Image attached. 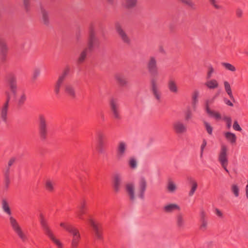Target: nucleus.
Wrapping results in <instances>:
<instances>
[{
  "instance_id": "obj_37",
  "label": "nucleus",
  "mask_w": 248,
  "mask_h": 248,
  "mask_svg": "<svg viewBox=\"0 0 248 248\" xmlns=\"http://www.w3.org/2000/svg\"><path fill=\"white\" fill-rule=\"evenodd\" d=\"M45 188L50 192H52L54 190L53 184L51 180H47L46 182Z\"/></svg>"
},
{
  "instance_id": "obj_53",
  "label": "nucleus",
  "mask_w": 248,
  "mask_h": 248,
  "mask_svg": "<svg viewBox=\"0 0 248 248\" xmlns=\"http://www.w3.org/2000/svg\"><path fill=\"white\" fill-rule=\"evenodd\" d=\"M16 161V158L15 157L11 158L8 163V167L7 168H10V167Z\"/></svg>"
},
{
  "instance_id": "obj_41",
  "label": "nucleus",
  "mask_w": 248,
  "mask_h": 248,
  "mask_svg": "<svg viewBox=\"0 0 248 248\" xmlns=\"http://www.w3.org/2000/svg\"><path fill=\"white\" fill-rule=\"evenodd\" d=\"M176 189L175 185L171 181H169L168 185V189L170 192H173Z\"/></svg>"
},
{
  "instance_id": "obj_10",
  "label": "nucleus",
  "mask_w": 248,
  "mask_h": 248,
  "mask_svg": "<svg viewBox=\"0 0 248 248\" xmlns=\"http://www.w3.org/2000/svg\"><path fill=\"white\" fill-rule=\"evenodd\" d=\"M5 94L6 96V99L1 111L0 116V124L1 123V121L6 123L7 121V110L9 106V102L11 97L9 92H6Z\"/></svg>"
},
{
  "instance_id": "obj_21",
  "label": "nucleus",
  "mask_w": 248,
  "mask_h": 248,
  "mask_svg": "<svg viewBox=\"0 0 248 248\" xmlns=\"http://www.w3.org/2000/svg\"><path fill=\"white\" fill-rule=\"evenodd\" d=\"M65 93L71 99L76 97V93L74 87L71 85H66L64 87Z\"/></svg>"
},
{
  "instance_id": "obj_29",
  "label": "nucleus",
  "mask_w": 248,
  "mask_h": 248,
  "mask_svg": "<svg viewBox=\"0 0 248 248\" xmlns=\"http://www.w3.org/2000/svg\"><path fill=\"white\" fill-rule=\"evenodd\" d=\"M205 85L210 89H214L218 87V83L216 79H211L206 81Z\"/></svg>"
},
{
  "instance_id": "obj_33",
  "label": "nucleus",
  "mask_w": 248,
  "mask_h": 248,
  "mask_svg": "<svg viewBox=\"0 0 248 248\" xmlns=\"http://www.w3.org/2000/svg\"><path fill=\"white\" fill-rule=\"evenodd\" d=\"M190 182L192 184V187L190 191L189 192V196H191L194 194L196 190L197 189L198 187V184L196 181L193 180L191 178H190Z\"/></svg>"
},
{
  "instance_id": "obj_25",
  "label": "nucleus",
  "mask_w": 248,
  "mask_h": 248,
  "mask_svg": "<svg viewBox=\"0 0 248 248\" xmlns=\"http://www.w3.org/2000/svg\"><path fill=\"white\" fill-rule=\"evenodd\" d=\"M138 0H125L123 6L125 9H131L137 5Z\"/></svg>"
},
{
  "instance_id": "obj_17",
  "label": "nucleus",
  "mask_w": 248,
  "mask_h": 248,
  "mask_svg": "<svg viewBox=\"0 0 248 248\" xmlns=\"http://www.w3.org/2000/svg\"><path fill=\"white\" fill-rule=\"evenodd\" d=\"M87 209L86 201L85 200H83L78 207V211L77 212V217L79 219L84 220L83 215L86 213Z\"/></svg>"
},
{
  "instance_id": "obj_40",
  "label": "nucleus",
  "mask_w": 248,
  "mask_h": 248,
  "mask_svg": "<svg viewBox=\"0 0 248 248\" xmlns=\"http://www.w3.org/2000/svg\"><path fill=\"white\" fill-rule=\"evenodd\" d=\"M232 191L235 197H237L239 196V189L236 185L233 184L232 186Z\"/></svg>"
},
{
  "instance_id": "obj_39",
  "label": "nucleus",
  "mask_w": 248,
  "mask_h": 248,
  "mask_svg": "<svg viewBox=\"0 0 248 248\" xmlns=\"http://www.w3.org/2000/svg\"><path fill=\"white\" fill-rule=\"evenodd\" d=\"M199 95V92L197 91L194 92L192 95V105L193 107H195L196 103L198 102V97Z\"/></svg>"
},
{
  "instance_id": "obj_47",
  "label": "nucleus",
  "mask_w": 248,
  "mask_h": 248,
  "mask_svg": "<svg viewBox=\"0 0 248 248\" xmlns=\"http://www.w3.org/2000/svg\"><path fill=\"white\" fill-rule=\"evenodd\" d=\"M214 72V69L212 65H210L208 67V71L207 74L206 78L209 79L212 77V73Z\"/></svg>"
},
{
  "instance_id": "obj_48",
  "label": "nucleus",
  "mask_w": 248,
  "mask_h": 248,
  "mask_svg": "<svg viewBox=\"0 0 248 248\" xmlns=\"http://www.w3.org/2000/svg\"><path fill=\"white\" fill-rule=\"evenodd\" d=\"M233 128L235 130H236V131H242V128L241 127H240V126L239 125L238 122L235 120L234 123H233Z\"/></svg>"
},
{
  "instance_id": "obj_5",
  "label": "nucleus",
  "mask_w": 248,
  "mask_h": 248,
  "mask_svg": "<svg viewBox=\"0 0 248 248\" xmlns=\"http://www.w3.org/2000/svg\"><path fill=\"white\" fill-rule=\"evenodd\" d=\"M9 221L10 225L14 232L17 234L23 242L26 241L27 239L26 236L22 232L21 228L16 220L13 217L11 216V215L9 217Z\"/></svg>"
},
{
  "instance_id": "obj_38",
  "label": "nucleus",
  "mask_w": 248,
  "mask_h": 248,
  "mask_svg": "<svg viewBox=\"0 0 248 248\" xmlns=\"http://www.w3.org/2000/svg\"><path fill=\"white\" fill-rule=\"evenodd\" d=\"M222 119L226 122L227 129H230L231 127L232 122L231 117L228 116H224Z\"/></svg>"
},
{
  "instance_id": "obj_58",
  "label": "nucleus",
  "mask_w": 248,
  "mask_h": 248,
  "mask_svg": "<svg viewBox=\"0 0 248 248\" xmlns=\"http://www.w3.org/2000/svg\"><path fill=\"white\" fill-rule=\"evenodd\" d=\"M224 101L225 103V104H227V105L231 106V107L233 106V104H232V103L231 102V101L228 100L227 98H224Z\"/></svg>"
},
{
  "instance_id": "obj_35",
  "label": "nucleus",
  "mask_w": 248,
  "mask_h": 248,
  "mask_svg": "<svg viewBox=\"0 0 248 248\" xmlns=\"http://www.w3.org/2000/svg\"><path fill=\"white\" fill-rule=\"evenodd\" d=\"M177 225L179 228L183 227L184 225V220L182 214L180 213L177 216Z\"/></svg>"
},
{
  "instance_id": "obj_55",
  "label": "nucleus",
  "mask_w": 248,
  "mask_h": 248,
  "mask_svg": "<svg viewBox=\"0 0 248 248\" xmlns=\"http://www.w3.org/2000/svg\"><path fill=\"white\" fill-rule=\"evenodd\" d=\"M236 15L238 17L240 18L242 16L243 11L240 9H237L236 11Z\"/></svg>"
},
{
  "instance_id": "obj_59",
  "label": "nucleus",
  "mask_w": 248,
  "mask_h": 248,
  "mask_svg": "<svg viewBox=\"0 0 248 248\" xmlns=\"http://www.w3.org/2000/svg\"><path fill=\"white\" fill-rule=\"evenodd\" d=\"M215 213H216V214L218 217H223V214L222 213L221 211H220L218 209L216 208V209H215Z\"/></svg>"
},
{
  "instance_id": "obj_43",
  "label": "nucleus",
  "mask_w": 248,
  "mask_h": 248,
  "mask_svg": "<svg viewBox=\"0 0 248 248\" xmlns=\"http://www.w3.org/2000/svg\"><path fill=\"white\" fill-rule=\"evenodd\" d=\"M209 2L216 9H221L222 8V6L217 4V0H209Z\"/></svg>"
},
{
  "instance_id": "obj_50",
  "label": "nucleus",
  "mask_w": 248,
  "mask_h": 248,
  "mask_svg": "<svg viewBox=\"0 0 248 248\" xmlns=\"http://www.w3.org/2000/svg\"><path fill=\"white\" fill-rule=\"evenodd\" d=\"M10 183V178H4V186L5 188L7 190L9 188Z\"/></svg>"
},
{
  "instance_id": "obj_14",
  "label": "nucleus",
  "mask_w": 248,
  "mask_h": 248,
  "mask_svg": "<svg viewBox=\"0 0 248 248\" xmlns=\"http://www.w3.org/2000/svg\"><path fill=\"white\" fill-rule=\"evenodd\" d=\"M67 229L69 231V232L73 235L71 246L73 248H76L78 246L80 239V234L79 232L77 229H75L74 231L71 230L69 228Z\"/></svg>"
},
{
  "instance_id": "obj_51",
  "label": "nucleus",
  "mask_w": 248,
  "mask_h": 248,
  "mask_svg": "<svg viewBox=\"0 0 248 248\" xmlns=\"http://www.w3.org/2000/svg\"><path fill=\"white\" fill-rule=\"evenodd\" d=\"M78 177H79V180L80 182L81 183V186L82 187H83L84 184H85L86 178L85 177H84L83 176H80V175H79L78 176Z\"/></svg>"
},
{
  "instance_id": "obj_52",
  "label": "nucleus",
  "mask_w": 248,
  "mask_h": 248,
  "mask_svg": "<svg viewBox=\"0 0 248 248\" xmlns=\"http://www.w3.org/2000/svg\"><path fill=\"white\" fill-rule=\"evenodd\" d=\"M10 169L7 168L6 170L4 172V178H10Z\"/></svg>"
},
{
  "instance_id": "obj_8",
  "label": "nucleus",
  "mask_w": 248,
  "mask_h": 248,
  "mask_svg": "<svg viewBox=\"0 0 248 248\" xmlns=\"http://www.w3.org/2000/svg\"><path fill=\"white\" fill-rule=\"evenodd\" d=\"M8 48L4 39L0 38V62L4 63L7 60Z\"/></svg>"
},
{
  "instance_id": "obj_57",
  "label": "nucleus",
  "mask_w": 248,
  "mask_h": 248,
  "mask_svg": "<svg viewBox=\"0 0 248 248\" xmlns=\"http://www.w3.org/2000/svg\"><path fill=\"white\" fill-rule=\"evenodd\" d=\"M205 217H206V215H205V212L203 210H202L201 212V221L206 220Z\"/></svg>"
},
{
  "instance_id": "obj_20",
  "label": "nucleus",
  "mask_w": 248,
  "mask_h": 248,
  "mask_svg": "<svg viewBox=\"0 0 248 248\" xmlns=\"http://www.w3.org/2000/svg\"><path fill=\"white\" fill-rule=\"evenodd\" d=\"M173 128L177 134L183 133L186 131V127L180 122L174 123L173 124Z\"/></svg>"
},
{
  "instance_id": "obj_46",
  "label": "nucleus",
  "mask_w": 248,
  "mask_h": 248,
  "mask_svg": "<svg viewBox=\"0 0 248 248\" xmlns=\"http://www.w3.org/2000/svg\"><path fill=\"white\" fill-rule=\"evenodd\" d=\"M60 226L62 227H63L64 228L67 232H69V231L67 229V228H70L71 229V230L72 231H74L75 229H76V228H75V227H74L72 225H69V224H67V225H66L64 223H63V222H62L60 223Z\"/></svg>"
},
{
  "instance_id": "obj_24",
  "label": "nucleus",
  "mask_w": 248,
  "mask_h": 248,
  "mask_svg": "<svg viewBox=\"0 0 248 248\" xmlns=\"http://www.w3.org/2000/svg\"><path fill=\"white\" fill-rule=\"evenodd\" d=\"M126 190L129 196L130 200L133 202L135 200L133 185L132 184H127L126 185Z\"/></svg>"
},
{
  "instance_id": "obj_36",
  "label": "nucleus",
  "mask_w": 248,
  "mask_h": 248,
  "mask_svg": "<svg viewBox=\"0 0 248 248\" xmlns=\"http://www.w3.org/2000/svg\"><path fill=\"white\" fill-rule=\"evenodd\" d=\"M222 66H223L226 70L232 72H235L236 71V68L234 66L231 64V63L227 62H222Z\"/></svg>"
},
{
  "instance_id": "obj_31",
  "label": "nucleus",
  "mask_w": 248,
  "mask_h": 248,
  "mask_svg": "<svg viewBox=\"0 0 248 248\" xmlns=\"http://www.w3.org/2000/svg\"><path fill=\"white\" fill-rule=\"evenodd\" d=\"M115 79L119 85L124 86L127 84L125 78L121 74H117L115 75Z\"/></svg>"
},
{
  "instance_id": "obj_32",
  "label": "nucleus",
  "mask_w": 248,
  "mask_h": 248,
  "mask_svg": "<svg viewBox=\"0 0 248 248\" xmlns=\"http://www.w3.org/2000/svg\"><path fill=\"white\" fill-rule=\"evenodd\" d=\"M180 207L176 204H170L164 207V210L166 212H171L174 210H180Z\"/></svg>"
},
{
  "instance_id": "obj_18",
  "label": "nucleus",
  "mask_w": 248,
  "mask_h": 248,
  "mask_svg": "<svg viewBox=\"0 0 248 248\" xmlns=\"http://www.w3.org/2000/svg\"><path fill=\"white\" fill-rule=\"evenodd\" d=\"M8 83L11 92L14 95L16 96V95L17 85L15 77L13 75L10 76L8 79Z\"/></svg>"
},
{
  "instance_id": "obj_62",
  "label": "nucleus",
  "mask_w": 248,
  "mask_h": 248,
  "mask_svg": "<svg viewBox=\"0 0 248 248\" xmlns=\"http://www.w3.org/2000/svg\"><path fill=\"white\" fill-rule=\"evenodd\" d=\"M246 196L247 197V199L248 200V184L246 187Z\"/></svg>"
},
{
  "instance_id": "obj_12",
  "label": "nucleus",
  "mask_w": 248,
  "mask_h": 248,
  "mask_svg": "<svg viewBox=\"0 0 248 248\" xmlns=\"http://www.w3.org/2000/svg\"><path fill=\"white\" fill-rule=\"evenodd\" d=\"M115 27L117 33L121 38L123 41L126 44H129L130 40L125 32L122 29L120 23L117 22L115 24Z\"/></svg>"
},
{
  "instance_id": "obj_56",
  "label": "nucleus",
  "mask_w": 248,
  "mask_h": 248,
  "mask_svg": "<svg viewBox=\"0 0 248 248\" xmlns=\"http://www.w3.org/2000/svg\"><path fill=\"white\" fill-rule=\"evenodd\" d=\"M39 74H40V70L38 69L35 70V71H34V73H33V79H35L39 76Z\"/></svg>"
},
{
  "instance_id": "obj_11",
  "label": "nucleus",
  "mask_w": 248,
  "mask_h": 248,
  "mask_svg": "<svg viewBox=\"0 0 248 248\" xmlns=\"http://www.w3.org/2000/svg\"><path fill=\"white\" fill-rule=\"evenodd\" d=\"M110 107L111 111L115 119L120 120L121 117L120 114L119 106L117 101L114 98L111 99L110 101Z\"/></svg>"
},
{
  "instance_id": "obj_2",
  "label": "nucleus",
  "mask_w": 248,
  "mask_h": 248,
  "mask_svg": "<svg viewBox=\"0 0 248 248\" xmlns=\"http://www.w3.org/2000/svg\"><path fill=\"white\" fill-rule=\"evenodd\" d=\"M147 69L151 76V91L155 98L160 101L161 92L159 90L157 84V78L158 76V70L157 61L154 57H151L147 63Z\"/></svg>"
},
{
  "instance_id": "obj_42",
  "label": "nucleus",
  "mask_w": 248,
  "mask_h": 248,
  "mask_svg": "<svg viewBox=\"0 0 248 248\" xmlns=\"http://www.w3.org/2000/svg\"><path fill=\"white\" fill-rule=\"evenodd\" d=\"M203 124L207 133L209 135H212L213 132V127L210 125V124L208 123H207L206 121H204Z\"/></svg>"
},
{
  "instance_id": "obj_54",
  "label": "nucleus",
  "mask_w": 248,
  "mask_h": 248,
  "mask_svg": "<svg viewBox=\"0 0 248 248\" xmlns=\"http://www.w3.org/2000/svg\"><path fill=\"white\" fill-rule=\"evenodd\" d=\"M201 221L202 222V224L201 225L200 228L201 229H203V231H204L206 229L207 224V221H206V220H203V221Z\"/></svg>"
},
{
  "instance_id": "obj_61",
  "label": "nucleus",
  "mask_w": 248,
  "mask_h": 248,
  "mask_svg": "<svg viewBox=\"0 0 248 248\" xmlns=\"http://www.w3.org/2000/svg\"><path fill=\"white\" fill-rule=\"evenodd\" d=\"M191 117V113L190 112H188L186 113V120H188Z\"/></svg>"
},
{
  "instance_id": "obj_26",
  "label": "nucleus",
  "mask_w": 248,
  "mask_h": 248,
  "mask_svg": "<svg viewBox=\"0 0 248 248\" xmlns=\"http://www.w3.org/2000/svg\"><path fill=\"white\" fill-rule=\"evenodd\" d=\"M224 136L226 140L232 144H233L236 143L237 138L234 133L231 132H226L224 134Z\"/></svg>"
},
{
  "instance_id": "obj_13",
  "label": "nucleus",
  "mask_w": 248,
  "mask_h": 248,
  "mask_svg": "<svg viewBox=\"0 0 248 248\" xmlns=\"http://www.w3.org/2000/svg\"><path fill=\"white\" fill-rule=\"evenodd\" d=\"M147 187V182L145 178L142 177L139 182V194L138 196L142 200L144 199V193Z\"/></svg>"
},
{
  "instance_id": "obj_16",
  "label": "nucleus",
  "mask_w": 248,
  "mask_h": 248,
  "mask_svg": "<svg viewBox=\"0 0 248 248\" xmlns=\"http://www.w3.org/2000/svg\"><path fill=\"white\" fill-rule=\"evenodd\" d=\"M205 108L206 113L210 117H213L217 120H219L221 119V115L219 112L212 110L210 108L209 100H208L206 101Z\"/></svg>"
},
{
  "instance_id": "obj_34",
  "label": "nucleus",
  "mask_w": 248,
  "mask_h": 248,
  "mask_svg": "<svg viewBox=\"0 0 248 248\" xmlns=\"http://www.w3.org/2000/svg\"><path fill=\"white\" fill-rule=\"evenodd\" d=\"M26 100V96L25 93H23L17 101V107L18 108H21L25 103Z\"/></svg>"
},
{
  "instance_id": "obj_6",
  "label": "nucleus",
  "mask_w": 248,
  "mask_h": 248,
  "mask_svg": "<svg viewBox=\"0 0 248 248\" xmlns=\"http://www.w3.org/2000/svg\"><path fill=\"white\" fill-rule=\"evenodd\" d=\"M70 70V67L67 66L63 70L62 74L59 77L54 88V92L56 95L59 94L60 88L69 74Z\"/></svg>"
},
{
  "instance_id": "obj_19",
  "label": "nucleus",
  "mask_w": 248,
  "mask_h": 248,
  "mask_svg": "<svg viewBox=\"0 0 248 248\" xmlns=\"http://www.w3.org/2000/svg\"><path fill=\"white\" fill-rule=\"evenodd\" d=\"M122 178L119 174H115L113 179V187L115 192H118L121 188Z\"/></svg>"
},
{
  "instance_id": "obj_28",
  "label": "nucleus",
  "mask_w": 248,
  "mask_h": 248,
  "mask_svg": "<svg viewBox=\"0 0 248 248\" xmlns=\"http://www.w3.org/2000/svg\"><path fill=\"white\" fill-rule=\"evenodd\" d=\"M224 85L225 91L229 95L230 98L233 102H235V99L233 96L232 89L228 81H225L224 82Z\"/></svg>"
},
{
  "instance_id": "obj_3",
  "label": "nucleus",
  "mask_w": 248,
  "mask_h": 248,
  "mask_svg": "<svg viewBox=\"0 0 248 248\" xmlns=\"http://www.w3.org/2000/svg\"><path fill=\"white\" fill-rule=\"evenodd\" d=\"M38 135L42 141L46 140L49 133V122L46 117L40 114L36 121Z\"/></svg>"
},
{
  "instance_id": "obj_15",
  "label": "nucleus",
  "mask_w": 248,
  "mask_h": 248,
  "mask_svg": "<svg viewBox=\"0 0 248 248\" xmlns=\"http://www.w3.org/2000/svg\"><path fill=\"white\" fill-rule=\"evenodd\" d=\"M97 137H98V145L97 146V150L99 153L103 154L105 153L104 150V139L105 136L104 134L102 132H98L97 133Z\"/></svg>"
},
{
  "instance_id": "obj_45",
  "label": "nucleus",
  "mask_w": 248,
  "mask_h": 248,
  "mask_svg": "<svg viewBox=\"0 0 248 248\" xmlns=\"http://www.w3.org/2000/svg\"><path fill=\"white\" fill-rule=\"evenodd\" d=\"M24 8L27 12L30 10V0H23Z\"/></svg>"
},
{
  "instance_id": "obj_27",
  "label": "nucleus",
  "mask_w": 248,
  "mask_h": 248,
  "mask_svg": "<svg viewBox=\"0 0 248 248\" xmlns=\"http://www.w3.org/2000/svg\"><path fill=\"white\" fill-rule=\"evenodd\" d=\"M168 87L171 93H178V87L175 81L173 79H170L168 83Z\"/></svg>"
},
{
  "instance_id": "obj_60",
  "label": "nucleus",
  "mask_w": 248,
  "mask_h": 248,
  "mask_svg": "<svg viewBox=\"0 0 248 248\" xmlns=\"http://www.w3.org/2000/svg\"><path fill=\"white\" fill-rule=\"evenodd\" d=\"M220 92H221V90H219L218 91H217V92L216 93V94H215V95L214 96V97H213L212 98V101H211L210 102H209V104L210 103H212L214 100L217 97L219 96V95L220 94Z\"/></svg>"
},
{
  "instance_id": "obj_44",
  "label": "nucleus",
  "mask_w": 248,
  "mask_h": 248,
  "mask_svg": "<svg viewBox=\"0 0 248 248\" xmlns=\"http://www.w3.org/2000/svg\"><path fill=\"white\" fill-rule=\"evenodd\" d=\"M129 165L132 169L136 168L137 165L136 160L134 158H131L129 160Z\"/></svg>"
},
{
  "instance_id": "obj_49",
  "label": "nucleus",
  "mask_w": 248,
  "mask_h": 248,
  "mask_svg": "<svg viewBox=\"0 0 248 248\" xmlns=\"http://www.w3.org/2000/svg\"><path fill=\"white\" fill-rule=\"evenodd\" d=\"M207 145V141L205 139H203L202 140V144L201 147V157H202V156L203 150L204 148Z\"/></svg>"
},
{
  "instance_id": "obj_1",
  "label": "nucleus",
  "mask_w": 248,
  "mask_h": 248,
  "mask_svg": "<svg viewBox=\"0 0 248 248\" xmlns=\"http://www.w3.org/2000/svg\"><path fill=\"white\" fill-rule=\"evenodd\" d=\"M86 46L81 51L77 60L78 65L83 63L88 55H91L95 48L99 47L100 40L97 37L93 23L90 24Z\"/></svg>"
},
{
  "instance_id": "obj_22",
  "label": "nucleus",
  "mask_w": 248,
  "mask_h": 248,
  "mask_svg": "<svg viewBox=\"0 0 248 248\" xmlns=\"http://www.w3.org/2000/svg\"><path fill=\"white\" fill-rule=\"evenodd\" d=\"M41 12L42 14V20L44 25L46 26L49 25V18L48 12L43 7L42 5L40 4Z\"/></svg>"
},
{
  "instance_id": "obj_23",
  "label": "nucleus",
  "mask_w": 248,
  "mask_h": 248,
  "mask_svg": "<svg viewBox=\"0 0 248 248\" xmlns=\"http://www.w3.org/2000/svg\"><path fill=\"white\" fill-rule=\"evenodd\" d=\"M126 151V145L124 142H121L119 144L117 150V155L118 157H123Z\"/></svg>"
},
{
  "instance_id": "obj_63",
  "label": "nucleus",
  "mask_w": 248,
  "mask_h": 248,
  "mask_svg": "<svg viewBox=\"0 0 248 248\" xmlns=\"http://www.w3.org/2000/svg\"><path fill=\"white\" fill-rule=\"evenodd\" d=\"M101 117L103 121H105V116L103 113H101Z\"/></svg>"
},
{
  "instance_id": "obj_9",
  "label": "nucleus",
  "mask_w": 248,
  "mask_h": 248,
  "mask_svg": "<svg viewBox=\"0 0 248 248\" xmlns=\"http://www.w3.org/2000/svg\"><path fill=\"white\" fill-rule=\"evenodd\" d=\"M88 221L93 228L96 238L99 240H103V237L101 225L96 223L92 218H89Z\"/></svg>"
},
{
  "instance_id": "obj_30",
  "label": "nucleus",
  "mask_w": 248,
  "mask_h": 248,
  "mask_svg": "<svg viewBox=\"0 0 248 248\" xmlns=\"http://www.w3.org/2000/svg\"><path fill=\"white\" fill-rule=\"evenodd\" d=\"M2 208L4 212L9 216H11L12 215V212L9 206L8 202L5 199H3L2 200Z\"/></svg>"
},
{
  "instance_id": "obj_7",
  "label": "nucleus",
  "mask_w": 248,
  "mask_h": 248,
  "mask_svg": "<svg viewBox=\"0 0 248 248\" xmlns=\"http://www.w3.org/2000/svg\"><path fill=\"white\" fill-rule=\"evenodd\" d=\"M227 147L225 145H222L221 150L218 156V160L221 164L222 167L225 170L229 173L228 170L227 169L228 161L227 158Z\"/></svg>"
},
{
  "instance_id": "obj_4",
  "label": "nucleus",
  "mask_w": 248,
  "mask_h": 248,
  "mask_svg": "<svg viewBox=\"0 0 248 248\" xmlns=\"http://www.w3.org/2000/svg\"><path fill=\"white\" fill-rule=\"evenodd\" d=\"M40 222L45 233L57 247L61 246L62 243L54 236L52 231L49 228L46 220L42 214H40Z\"/></svg>"
},
{
  "instance_id": "obj_64",
  "label": "nucleus",
  "mask_w": 248,
  "mask_h": 248,
  "mask_svg": "<svg viewBox=\"0 0 248 248\" xmlns=\"http://www.w3.org/2000/svg\"><path fill=\"white\" fill-rule=\"evenodd\" d=\"M170 31H173V28L172 27V25H170Z\"/></svg>"
}]
</instances>
